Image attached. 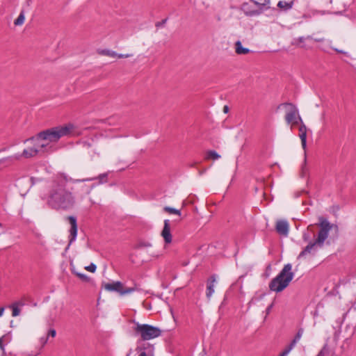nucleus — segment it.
<instances>
[{
  "instance_id": "nucleus-1",
  "label": "nucleus",
  "mask_w": 356,
  "mask_h": 356,
  "mask_svg": "<svg viewBox=\"0 0 356 356\" xmlns=\"http://www.w3.org/2000/svg\"><path fill=\"white\" fill-rule=\"evenodd\" d=\"M78 183H80L79 179H73L65 173L57 174L49 181L46 192L41 197L52 209L68 210L74 207L76 197L83 200L86 195L90 193L92 189V186H88L86 184H82L76 191L74 192L73 187L67 188L68 184Z\"/></svg>"
},
{
  "instance_id": "nucleus-2",
  "label": "nucleus",
  "mask_w": 356,
  "mask_h": 356,
  "mask_svg": "<svg viewBox=\"0 0 356 356\" xmlns=\"http://www.w3.org/2000/svg\"><path fill=\"white\" fill-rule=\"evenodd\" d=\"M316 225L319 227L317 234L314 230V225H309L307 230L303 232L302 240L308 244L300 252L298 259L306 258L309 255H315L318 250L323 247L325 240L328 238L330 231L333 227L332 224L322 216L318 218V223Z\"/></svg>"
},
{
  "instance_id": "nucleus-3",
  "label": "nucleus",
  "mask_w": 356,
  "mask_h": 356,
  "mask_svg": "<svg viewBox=\"0 0 356 356\" xmlns=\"http://www.w3.org/2000/svg\"><path fill=\"white\" fill-rule=\"evenodd\" d=\"M72 129L70 124L53 127L45 131L40 132L35 137L29 138L25 140L29 141H47L57 142L61 137L67 136Z\"/></svg>"
},
{
  "instance_id": "nucleus-4",
  "label": "nucleus",
  "mask_w": 356,
  "mask_h": 356,
  "mask_svg": "<svg viewBox=\"0 0 356 356\" xmlns=\"http://www.w3.org/2000/svg\"><path fill=\"white\" fill-rule=\"evenodd\" d=\"M294 273L292 272V265L285 264L279 274L269 283V289L277 293L284 290L292 281Z\"/></svg>"
},
{
  "instance_id": "nucleus-5",
  "label": "nucleus",
  "mask_w": 356,
  "mask_h": 356,
  "mask_svg": "<svg viewBox=\"0 0 356 356\" xmlns=\"http://www.w3.org/2000/svg\"><path fill=\"white\" fill-rule=\"evenodd\" d=\"M134 323L136 326L134 330L136 334L139 335L143 341H149L161 335L162 331L158 327L149 324H140L138 322H134Z\"/></svg>"
},
{
  "instance_id": "nucleus-6",
  "label": "nucleus",
  "mask_w": 356,
  "mask_h": 356,
  "mask_svg": "<svg viewBox=\"0 0 356 356\" xmlns=\"http://www.w3.org/2000/svg\"><path fill=\"white\" fill-rule=\"evenodd\" d=\"M284 106L286 109L285 120L288 124H298V120L302 122L301 118L298 115V111L296 106L291 103H284L280 104L278 108Z\"/></svg>"
},
{
  "instance_id": "nucleus-7",
  "label": "nucleus",
  "mask_w": 356,
  "mask_h": 356,
  "mask_svg": "<svg viewBox=\"0 0 356 356\" xmlns=\"http://www.w3.org/2000/svg\"><path fill=\"white\" fill-rule=\"evenodd\" d=\"M47 145L48 143H40L39 141H36V143L34 145V147L25 149H24L22 154H15L13 156L12 158L16 160H19L22 156H24L26 159L35 156L38 154L40 150L47 147Z\"/></svg>"
},
{
  "instance_id": "nucleus-8",
  "label": "nucleus",
  "mask_w": 356,
  "mask_h": 356,
  "mask_svg": "<svg viewBox=\"0 0 356 356\" xmlns=\"http://www.w3.org/2000/svg\"><path fill=\"white\" fill-rule=\"evenodd\" d=\"M304 332L303 328H300L296 334L294 339L287 346L285 349L280 353L279 356H287L291 350L296 346V343L300 341Z\"/></svg>"
},
{
  "instance_id": "nucleus-9",
  "label": "nucleus",
  "mask_w": 356,
  "mask_h": 356,
  "mask_svg": "<svg viewBox=\"0 0 356 356\" xmlns=\"http://www.w3.org/2000/svg\"><path fill=\"white\" fill-rule=\"evenodd\" d=\"M276 232L282 236H287L289 230V225L286 220H277L275 225Z\"/></svg>"
},
{
  "instance_id": "nucleus-10",
  "label": "nucleus",
  "mask_w": 356,
  "mask_h": 356,
  "mask_svg": "<svg viewBox=\"0 0 356 356\" xmlns=\"http://www.w3.org/2000/svg\"><path fill=\"white\" fill-rule=\"evenodd\" d=\"M161 234L165 243L168 244L172 242V234L170 232V224L169 220H164V225Z\"/></svg>"
},
{
  "instance_id": "nucleus-11",
  "label": "nucleus",
  "mask_w": 356,
  "mask_h": 356,
  "mask_svg": "<svg viewBox=\"0 0 356 356\" xmlns=\"http://www.w3.org/2000/svg\"><path fill=\"white\" fill-rule=\"evenodd\" d=\"M68 221L70 224V244L72 243L74 241H75L77 235V223L76 218L74 216H69L67 218Z\"/></svg>"
},
{
  "instance_id": "nucleus-12",
  "label": "nucleus",
  "mask_w": 356,
  "mask_h": 356,
  "mask_svg": "<svg viewBox=\"0 0 356 356\" xmlns=\"http://www.w3.org/2000/svg\"><path fill=\"white\" fill-rule=\"evenodd\" d=\"M250 1L256 6H259V10H251L246 12L248 15L252 16L259 15L261 13L263 7L269 3L270 0H250Z\"/></svg>"
},
{
  "instance_id": "nucleus-13",
  "label": "nucleus",
  "mask_w": 356,
  "mask_h": 356,
  "mask_svg": "<svg viewBox=\"0 0 356 356\" xmlns=\"http://www.w3.org/2000/svg\"><path fill=\"white\" fill-rule=\"evenodd\" d=\"M123 288V284L119 282H113L112 283H106L104 285V289L108 291H116L121 295Z\"/></svg>"
},
{
  "instance_id": "nucleus-14",
  "label": "nucleus",
  "mask_w": 356,
  "mask_h": 356,
  "mask_svg": "<svg viewBox=\"0 0 356 356\" xmlns=\"http://www.w3.org/2000/svg\"><path fill=\"white\" fill-rule=\"evenodd\" d=\"M108 174L107 172H105V173L100 174L97 177L81 179L79 180H80V183L85 182V181H93V180H98L99 184H102L106 183L108 181Z\"/></svg>"
},
{
  "instance_id": "nucleus-15",
  "label": "nucleus",
  "mask_w": 356,
  "mask_h": 356,
  "mask_svg": "<svg viewBox=\"0 0 356 356\" xmlns=\"http://www.w3.org/2000/svg\"><path fill=\"white\" fill-rule=\"evenodd\" d=\"M299 137L301 140L302 147L305 149L307 146V127L302 122L299 127Z\"/></svg>"
},
{
  "instance_id": "nucleus-16",
  "label": "nucleus",
  "mask_w": 356,
  "mask_h": 356,
  "mask_svg": "<svg viewBox=\"0 0 356 356\" xmlns=\"http://www.w3.org/2000/svg\"><path fill=\"white\" fill-rule=\"evenodd\" d=\"M216 282V277L215 275L211 276L207 280V297L210 298L213 293H214V286Z\"/></svg>"
},
{
  "instance_id": "nucleus-17",
  "label": "nucleus",
  "mask_w": 356,
  "mask_h": 356,
  "mask_svg": "<svg viewBox=\"0 0 356 356\" xmlns=\"http://www.w3.org/2000/svg\"><path fill=\"white\" fill-rule=\"evenodd\" d=\"M235 51L238 55H245L248 54L250 50L248 48L243 47L241 42L238 40L235 43Z\"/></svg>"
},
{
  "instance_id": "nucleus-18",
  "label": "nucleus",
  "mask_w": 356,
  "mask_h": 356,
  "mask_svg": "<svg viewBox=\"0 0 356 356\" xmlns=\"http://www.w3.org/2000/svg\"><path fill=\"white\" fill-rule=\"evenodd\" d=\"M293 5V1H291L290 2H287L285 1H280L277 3V6L284 10H290Z\"/></svg>"
},
{
  "instance_id": "nucleus-19",
  "label": "nucleus",
  "mask_w": 356,
  "mask_h": 356,
  "mask_svg": "<svg viewBox=\"0 0 356 356\" xmlns=\"http://www.w3.org/2000/svg\"><path fill=\"white\" fill-rule=\"evenodd\" d=\"M97 52L99 54L107 56H110V57H116L118 55V53H116L115 51L110 50V49H99L97 51Z\"/></svg>"
},
{
  "instance_id": "nucleus-20",
  "label": "nucleus",
  "mask_w": 356,
  "mask_h": 356,
  "mask_svg": "<svg viewBox=\"0 0 356 356\" xmlns=\"http://www.w3.org/2000/svg\"><path fill=\"white\" fill-rule=\"evenodd\" d=\"M220 158V156L214 150H209L207 152L205 159L217 160Z\"/></svg>"
},
{
  "instance_id": "nucleus-21",
  "label": "nucleus",
  "mask_w": 356,
  "mask_h": 356,
  "mask_svg": "<svg viewBox=\"0 0 356 356\" xmlns=\"http://www.w3.org/2000/svg\"><path fill=\"white\" fill-rule=\"evenodd\" d=\"M24 19H25V17H24V11H22L20 13L19 15L18 16V17L15 20L14 24L15 26L22 25L24 22Z\"/></svg>"
},
{
  "instance_id": "nucleus-22",
  "label": "nucleus",
  "mask_w": 356,
  "mask_h": 356,
  "mask_svg": "<svg viewBox=\"0 0 356 356\" xmlns=\"http://www.w3.org/2000/svg\"><path fill=\"white\" fill-rule=\"evenodd\" d=\"M10 308H12L13 312L12 316H17L20 314V309L19 307H17V303H13L10 306Z\"/></svg>"
},
{
  "instance_id": "nucleus-23",
  "label": "nucleus",
  "mask_w": 356,
  "mask_h": 356,
  "mask_svg": "<svg viewBox=\"0 0 356 356\" xmlns=\"http://www.w3.org/2000/svg\"><path fill=\"white\" fill-rule=\"evenodd\" d=\"M164 211L168 212V213H171V214H176V215H178V216L181 215V212H180L179 210L174 209V208H171L170 207H164Z\"/></svg>"
},
{
  "instance_id": "nucleus-24",
  "label": "nucleus",
  "mask_w": 356,
  "mask_h": 356,
  "mask_svg": "<svg viewBox=\"0 0 356 356\" xmlns=\"http://www.w3.org/2000/svg\"><path fill=\"white\" fill-rule=\"evenodd\" d=\"M135 291H136V289L134 287H129V288H126V289L122 288L121 295L131 293Z\"/></svg>"
},
{
  "instance_id": "nucleus-25",
  "label": "nucleus",
  "mask_w": 356,
  "mask_h": 356,
  "mask_svg": "<svg viewBox=\"0 0 356 356\" xmlns=\"http://www.w3.org/2000/svg\"><path fill=\"white\" fill-rule=\"evenodd\" d=\"M97 266L95 264L91 263L89 266L85 267V269L91 273H95L96 270Z\"/></svg>"
},
{
  "instance_id": "nucleus-26",
  "label": "nucleus",
  "mask_w": 356,
  "mask_h": 356,
  "mask_svg": "<svg viewBox=\"0 0 356 356\" xmlns=\"http://www.w3.org/2000/svg\"><path fill=\"white\" fill-rule=\"evenodd\" d=\"M56 335V331L54 330V329H50L49 331H48V333H47V337H55Z\"/></svg>"
},
{
  "instance_id": "nucleus-27",
  "label": "nucleus",
  "mask_w": 356,
  "mask_h": 356,
  "mask_svg": "<svg viewBox=\"0 0 356 356\" xmlns=\"http://www.w3.org/2000/svg\"><path fill=\"white\" fill-rule=\"evenodd\" d=\"M76 275L83 281H88V277L83 273H76Z\"/></svg>"
},
{
  "instance_id": "nucleus-28",
  "label": "nucleus",
  "mask_w": 356,
  "mask_h": 356,
  "mask_svg": "<svg viewBox=\"0 0 356 356\" xmlns=\"http://www.w3.org/2000/svg\"><path fill=\"white\" fill-rule=\"evenodd\" d=\"M166 22H167V19H164L161 22H158L156 23V27L163 26L165 24Z\"/></svg>"
},
{
  "instance_id": "nucleus-29",
  "label": "nucleus",
  "mask_w": 356,
  "mask_h": 356,
  "mask_svg": "<svg viewBox=\"0 0 356 356\" xmlns=\"http://www.w3.org/2000/svg\"><path fill=\"white\" fill-rule=\"evenodd\" d=\"M327 350L326 348L324 347L323 348H322L320 352L317 354L316 356H325V355L327 354Z\"/></svg>"
},
{
  "instance_id": "nucleus-30",
  "label": "nucleus",
  "mask_w": 356,
  "mask_h": 356,
  "mask_svg": "<svg viewBox=\"0 0 356 356\" xmlns=\"http://www.w3.org/2000/svg\"><path fill=\"white\" fill-rule=\"evenodd\" d=\"M48 339H49V338L47 336L44 337H41L40 341L42 346H44L47 343Z\"/></svg>"
},
{
  "instance_id": "nucleus-31",
  "label": "nucleus",
  "mask_w": 356,
  "mask_h": 356,
  "mask_svg": "<svg viewBox=\"0 0 356 356\" xmlns=\"http://www.w3.org/2000/svg\"><path fill=\"white\" fill-rule=\"evenodd\" d=\"M132 55L131 54H118L117 56L118 58H129V57H131Z\"/></svg>"
},
{
  "instance_id": "nucleus-32",
  "label": "nucleus",
  "mask_w": 356,
  "mask_h": 356,
  "mask_svg": "<svg viewBox=\"0 0 356 356\" xmlns=\"http://www.w3.org/2000/svg\"><path fill=\"white\" fill-rule=\"evenodd\" d=\"M3 337L0 338V349L2 350L3 354L4 353V346L3 343Z\"/></svg>"
},
{
  "instance_id": "nucleus-33",
  "label": "nucleus",
  "mask_w": 356,
  "mask_h": 356,
  "mask_svg": "<svg viewBox=\"0 0 356 356\" xmlns=\"http://www.w3.org/2000/svg\"><path fill=\"white\" fill-rule=\"evenodd\" d=\"M223 111H224V113H227V112L229 111V107H228L227 106H225L223 107Z\"/></svg>"
},
{
  "instance_id": "nucleus-34",
  "label": "nucleus",
  "mask_w": 356,
  "mask_h": 356,
  "mask_svg": "<svg viewBox=\"0 0 356 356\" xmlns=\"http://www.w3.org/2000/svg\"><path fill=\"white\" fill-rule=\"evenodd\" d=\"M305 38L304 37H300L298 40L300 43L303 42Z\"/></svg>"
},
{
  "instance_id": "nucleus-35",
  "label": "nucleus",
  "mask_w": 356,
  "mask_h": 356,
  "mask_svg": "<svg viewBox=\"0 0 356 356\" xmlns=\"http://www.w3.org/2000/svg\"><path fill=\"white\" fill-rule=\"evenodd\" d=\"M138 356H147V353L145 351H142Z\"/></svg>"
},
{
  "instance_id": "nucleus-36",
  "label": "nucleus",
  "mask_w": 356,
  "mask_h": 356,
  "mask_svg": "<svg viewBox=\"0 0 356 356\" xmlns=\"http://www.w3.org/2000/svg\"><path fill=\"white\" fill-rule=\"evenodd\" d=\"M14 303H17V307L19 306H23L24 305V303L22 302H20V301L15 302Z\"/></svg>"
},
{
  "instance_id": "nucleus-37",
  "label": "nucleus",
  "mask_w": 356,
  "mask_h": 356,
  "mask_svg": "<svg viewBox=\"0 0 356 356\" xmlns=\"http://www.w3.org/2000/svg\"><path fill=\"white\" fill-rule=\"evenodd\" d=\"M3 312H4V307H1L0 308V317L3 315Z\"/></svg>"
},
{
  "instance_id": "nucleus-38",
  "label": "nucleus",
  "mask_w": 356,
  "mask_h": 356,
  "mask_svg": "<svg viewBox=\"0 0 356 356\" xmlns=\"http://www.w3.org/2000/svg\"><path fill=\"white\" fill-rule=\"evenodd\" d=\"M272 307H273V305H270V306H268V307L267 308V313H268L270 312Z\"/></svg>"
},
{
  "instance_id": "nucleus-39",
  "label": "nucleus",
  "mask_w": 356,
  "mask_h": 356,
  "mask_svg": "<svg viewBox=\"0 0 356 356\" xmlns=\"http://www.w3.org/2000/svg\"><path fill=\"white\" fill-rule=\"evenodd\" d=\"M132 353V350H129V353H127V356H130Z\"/></svg>"
},
{
  "instance_id": "nucleus-40",
  "label": "nucleus",
  "mask_w": 356,
  "mask_h": 356,
  "mask_svg": "<svg viewBox=\"0 0 356 356\" xmlns=\"http://www.w3.org/2000/svg\"><path fill=\"white\" fill-rule=\"evenodd\" d=\"M335 51H337V52H339V53H343V51H341V50H339V49H335Z\"/></svg>"
},
{
  "instance_id": "nucleus-41",
  "label": "nucleus",
  "mask_w": 356,
  "mask_h": 356,
  "mask_svg": "<svg viewBox=\"0 0 356 356\" xmlns=\"http://www.w3.org/2000/svg\"><path fill=\"white\" fill-rule=\"evenodd\" d=\"M151 245L149 243H147L145 245V246H150Z\"/></svg>"
},
{
  "instance_id": "nucleus-42",
  "label": "nucleus",
  "mask_w": 356,
  "mask_h": 356,
  "mask_svg": "<svg viewBox=\"0 0 356 356\" xmlns=\"http://www.w3.org/2000/svg\"><path fill=\"white\" fill-rule=\"evenodd\" d=\"M316 41L317 42H320V41H322V40H320V39H316Z\"/></svg>"
},
{
  "instance_id": "nucleus-43",
  "label": "nucleus",
  "mask_w": 356,
  "mask_h": 356,
  "mask_svg": "<svg viewBox=\"0 0 356 356\" xmlns=\"http://www.w3.org/2000/svg\"><path fill=\"white\" fill-rule=\"evenodd\" d=\"M0 227H1V224L0 223Z\"/></svg>"
}]
</instances>
